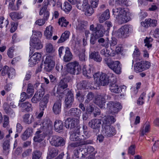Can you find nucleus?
<instances>
[{
  "mask_svg": "<svg viewBox=\"0 0 159 159\" xmlns=\"http://www.w3.org/2000/svg\"><path fill=\"white\" fill-rule=\"evenodd\" d=\"M68 115L69 116L74 117L79 119L81 113V111L79 109L75 108H71L68 112Z\"/></svg>",
  "mask_w": 159,
  "mask_h": 159,
  "instance_id": "20",
  "label": "nucleus"
},
{
  "mask_svg": "<svg viewBox=\"0 0 159 159\" xmlns=\"http://www.w3.org/2000/svg\"><path fill=\"white\" fill-rule=\"evenodd\" d=\"M76 98L78 101L80 102H82L84 99V95L80 93H77L76 94Z\"/></svg>",
  "mask_w": 159,
  "mask_h": 159,
  "instance_id": "59",
  "label": "nucleus"
},
{
  "mask_svg": "<svg viewBox=\"0 0 159 159\" xmlns=\"http://www.w3.org/2000/svg\"><path fill=\"white\" fill-rule=\"evenodd\" d=\"M89 58L93 59L94 61L100 62L102 61V57L98 52L93 51L91 52L89 55Z\"/></svg>",
  "mask_w": 159,
  "mask_h": 159,
  "instance_id": "25",
  "label": "nucleus"
},
{
  "mask_svg": "<svg viewBox=\"0 0 159 159\" xmlns=\"http://www.w3.org/2000/svg\"><path fill=\"white\" fill-rule=\"evenodd\" d=\"M102 133L105 136L111 137L114 136L116 133L115 128L110 124L103 123Z\"/></svg>",
  "mask_w": 159,
  "mask_h": 159,
  "instance_id": "7",
  "label": "nucleus"
},
{
  "mask_svg": "<svg viewBox=\"0 0 159 159\" xmlns=\"http://www.w3.org/2000/svg\"><path fill=\"white\" fill-rule=\"evenodd\" d=\"M58 154V150L53 148H51L49 149V152L48 157L51 159L56 156Z\"/></svg>",
  "mask_w": 159,
  "mask_h": 159,
  "instance_id": "37",
  "label": "nucleus"
},
{
  "mask_svg": "<svg viewBox=\"0 0 159 159\" xmlns=\"http://www.w3.org/2000/svg\"><path fill=\"white\" fill-rule=\"evenodd\" d=\"M65 55L64 57V60L65 61L68 62L72 59L73 56L69 48L68 47L65 48Z\"/></svg>",
  "mask_w": 159,
  "mask_h": 159,
  "instance_id": "30",
  "label": "nucleus"
},
{
  "mask_svg": "<svg viewBox=\"0 0 159 159\" xmlns=\"http://www.w3.org/2000/svg\"><path fill=\"white\" fill-rule=\"evenodd\" d=\"M85 150H86V152L84 153L85 156L87 154H90L93 152L94 150V148L92 146H89L87 147V148H86Z\"/></svg>",
  "mask_w": 159,
  "mask_h": 159,
  "instance_id": "57",
  "label": "nucleus"
},
{
  "mask_svg": "<svg viewBox=\"0 0 159 159\" xmlns=\"http://www.w3.org/2000/svg\"><path fill=\"white\" fill-rule=\"evenodd\" d=\"M130 31L129 26L125 25L117 30L116 35L119 38H126L129 36Z\"/></svg>",
  "mask_w": 159,
  "mask_h": 159,
  "instance_id": "9",
  "label": "nucleus"
},
{
  "mask_svg": "<svg viewBox=\"0 0 159 159\" xmlns=\"http://www.w3.org/2000/svg\"><path fill=\"white\" fill-rule=\"evenodd\" d=\"M105 63L107 66L116 74H119L121 72V65L118 61H114L112 60H109L107 58L105 59Z\"/></svg>",
  "mask_w": 159,
  "mask_h": 159,
  "instance_id": "6",
  "label": "nucleus"
},
{
  "mask_svg": "<svg viewBox=\"0 0 159 159\" xmlns=\"http://www.w3.org/2000/svg\"><path fill=\"white\" fill-rule=\"evenodd\" d=\"M112 12L120 24L126 23L131 19L129 14L122 7L113 9Z\"/></svg>",
  "mask_w": 159,
  "mask_h": 159,
  "instance_id": "2",
  "label": "nucleus"
},
{
  "mask_svg": "<svg viewBox=\"0 0 159 159\" xmlns=\"http://www.w3.org/2000/svg\"><path fill=\"white\" fill-rule=\"evenodd\" d=\"M80 126H77L76 129H75L74 131L70 134V138L71 141H82V135L80 134Z\"/></svg>",
  "mask_w": 159,
  "mask_h": 159,
  "instance_id": "15",
  "label": "nucleus"
},
{
  "mask_svg": "<svg viewBox=\"0 0 159 159\" xmlns=\"http://www.w3.org/2000/svg\"><path fill=\"white\" fill-rule=\"evenodd\" d=\"M79 123V121L78 119L68 118L65 120V126L67 129H71L75 128L76 129L77 126H80Z\"/></svg>",
  "mask_w": 159,
  "mask_h": 159,
  "instance_id": "12",
  "label": "nucleus"
},
{
  "mask_svg": "<svg viewBox=\"0 0 159 159\" xmlns=\"http://www.w3.org/2000/svg\"><path fill=\"white\" fill-rule=\"evenodd\" d=\"M46 48V51L48 52L51 53L54 52V50L53 46L51 43L47 44Z\"/></svg>",
  "mask_w": 159,
  "mask_h": 159,
  "instance_id": "55",
  "label": "nucleus"
},
{
  "mask_svg": "<svg viewBox=\"0 0 159 159\" xmlns=\"http://www.w3.org/2000/svg\"><path fill=\"white\" fill-rule=\"evenodd\" d=\"M15 0H6V4H9V8L12 10H16L18 9V7H16L14 5Z\"/></svg>",
  "mask_w": 159,
  "mask_h": 159,
  "instance_id": "44",
  "label": "nucleus"
},
{
  "mask_svg": "<svg viewBox=\"0 0 159 159\" xmlns=\"http://www.w3.org/2000/svg\"><path fill=\"white\" fill-rule=\"evenodd\" d=\"M99 0H90V2L91 5V7L93 9L95 8L98 7Z\"/></svg>",
  "mask_w": 159,
  "mask_h": 159,
  "instance_id": "63",
  "label": "nucleus"
},
{
  "mask_svg": "<svg viewBox=\"0 0 159 159\" xmlns=\"http://www.w3.org/2000/svg\"><path fill=\"white\" fill-rule=\"evenodd\" d=\"M152 39L151 38H148L147 37L144 40V42L145 43V46H147L148 48H149L152 47V44H150L151 42L152 41Z\"/></svg>",
  "mask_w": 159,
  "mask_h": 159,
  "instance_id": "58",
  "label": "nucleus"
},
{
  "mask_svg": "<svg viewBox=\"0 0 159 159\" xmlns=\"http://www.w3.org/2000/svg\"><path fill=\"white\" fill-rule=\"evenodd\" d=\"M150 66V63L148 61H143L136 63L134 66V70L137 73L142 72Z\"/></svg>",
  "mask_w": 159,
  "mask_h": 159,
  "instance_id": "10",
  "label": "nucleus"
},
{
  "mask_svg": "<svg viewBox=\"0 0 159 159\" xmlns=\"http://www.w3.org/2000/svg\"><path fill=\"white\" fill-rule=\"evenodd\" d=\"M58 23L62 27H66L68 25L69 22L67 21L64 17H62L59 19Z\"/></svg>",
  "mask_w": 159,
  "mask_h": 159,
  "instance_id": "49",
  "label": "nucleus"
},
{
  "mask_svg": "<svg viewBox=\"0 0 159 159\" xmlns=\"http://www.w3.org/2000/svg\"><path fill=\"white\" fill-rule=\"evenodd\" d=\"M3 107L4 110L6 114L11 116L15 115L13 110L10 108V106L6 102L3 104Z\"/></svg>",
  "mask_w": 159,
  "mask_h": 159,
  "instance_id": "33",
  "label": "nucleus"
},
{
  "mask_svg": "<svg viewBox=\"0 0 159 159\" xmlns=\"http://www.w3.org/2000/svg\"><path fill=\"white\" fill-rule=\"evenodd\" d=\"M50 143L55 147L63 146L65 143L64 139L57 135L53 136L50 141Z\"/></svg>",
  "mask_w": 159,
  "mask_h": 159,
  "instance_id": "13",
  "label": "nucleus"
},
{
  "mask_svg": "<svg viewBox=\"0 0 159 159\" xmlns=\"http://www.w3.org/2000/svg\"><path fill=\"white\" fill-rule=\"evenodd\" d=\"M81 70V68L78 62L74 61L68 63L66 65V71L64 73V75H67L68 73L72 75H77L79 74Z\"/></svg>",
  "mask_w": 159,
  "mask_h": 159,
  "instance_id": "4",
  "label": "nucleus"
},
{
  "mask_svg": "<svg viewBox=\"0 0 159 159\" xmlns=\"http://www.w3.org/2000/svg\"><path fill=\"white\" fill-rule=\"evenodd\" d=\"M105 32V29L101 24H98L96 27L95 34L97 37H102Z\"/></svg>",
  "mask_w": 159,
  "mask_h": 159,
  "instance_id": "22",
  "label": "nucleus"
},
{
  "mask_svg": "<svg viewBox=\"0 0 159 159\" xmlns=\"http://www.w3.org/2000/svg\"><path fill=\"white\" fill-rule=\"evenodd\" d=\"M105 95H99L96 98L94 103L101 108H102L105 105Z\"/></svg>",
  "mask_w": 159,
  "mask_h": 159,
  "instance_id": "23",
  "label": "nucleus"
},
{
  "mask_svg": "<svg viewBox=\"0 0 159 159\" xmlns=\"http://www.w3.org/2000/svg\"><path fill=\"white\" fill-rule=\"evenodd\" d=\"M9 141V140H6L4 141L3 144V150L7 152H9L10 148Z\"/></svg>",
  "mask_w": 159,
  "mask_h": 159,
  "instance_id": "50",
  "label": "nucleus"
},
{
  "mask_svg": "<svg viewBox=\"0 0 159 159\" xmlns=\"http://www.w3.org/2000/svg\"><path fill=\"white\" fill-rule=\"evenodd\" d=\"M85 50L83 49L81 52H80L79 55L80 60L81 61H86L85 55Z\"/></svg>",
  "mask_w": 159,
  "mask_h": 159,
  "instance_id": "52",
  "label": "nucleus"
},
{
  "mask_svg": "<svg viewBox=\"0 0 159 159\" xmlns=\"http://www.w3.org/2000/svg\"><path fill=\"white\" fill-rule=\"evenodd\" d=\"M10 69L8 66H4L1 73L2 75H7Z\"/></svg>",
  "mask_w": 159,
  "mask_h": 159,
  "instance_id": "64",
  "label": "nucleus"
},
{
  "mask_svg": "<svg viewBox=\"0 0 159 159\" xmlns=\"http://www.w3.org/2000/svg\"><path fill=\"white\" fill-rule=\"evenodd\" d=\"M61 101L59 99L54 104L52 110L53 112L56 115L59 114L61 111Z\"/></svg>",
  "mask_w": 159,
  "mask_h": 159,
  "instance_id": "21",
  "label": "nucleus"
},
{
  "mask_svg": "<svg viewBox=\"0 0 159 159\" xmlns=\"http://www.w3.org/2000/svg\"><path fill=\"white\" fill-rule=\"evenodd\" d=\"M110 17V12L108 9L105 11L98 18V20L100 23L104 22L108 19Z\"/></svg>",
  "mask_w": 159,
  "mask_h": 159,
  "instance_id": "26",
  "label": "nucleus"
},
{
  "mask_svg": "<svg viewBox=\"0 0 159 159\" xmlns=\"http://www.w3.org/2000/svg\"><path fill=\"white\" fill-rule=\"evenodd\" d=\"M48 97L45 96L41 101L39 104L40 108L41 110L43 111L47 107V105L48 102Z\"/></svg>",
  "mask_w": 159,
  "mask_h": 159,
  "instance_id": "34",
  "label": "nucleus"
},
{
  "mask_svg": "<svg viewBox=\"0 0 159 159\" xmlns=\"http://www.w3.org/2000/svg\"><path fill=\"white\" fill-rule=\"evenodd\" d=\"M76 7L79 9L85 11L86 16H90L93 12V9L89 5L87 0H83L82 2L78 1Z\"/></svg>",
  "mask_w": 159,
  "mask_h": 159,
  "instance_id": "5",
  "label": "nucleus"
},
{
  "mask_svg": "<svg viewBox=\"0 0 159 159\" xmlns=\"http://www.w3.org/2000/svg\"><path fill=\"white\" fill-rule=\"evenodd\" d=\"M110 89L111 92L118 93L120 92V88L115 83H110Z\"/></svg>",
  "mask_w": 159,
  "mask_h": 159,
  "instance_id": "36",
  "label": "nucleus"
},
{
  "mask_svg": "<svg viewBox=\"0 0 159 159\" xmlns=\"http://www.w3.org/2000/svg\"><path fill=\"white\" fill-rule=\"evenodd\" d=\"M56 0H47V1H44L43 2L44 5L47 7L48 5H52V7L55 6L56 4Z\"/></svg>",
  "mask_w": 159,
  "mask_h": 159,
  "instance_id": "51",
  "label": "nucleus"
},
{
  "mask_svg": "<svg viewBox=\"0 0 159 159\" xmlns=\"http://www.w3.org/2000/svg\"><path fill=\"white\" fill-rule=\"evenodd\" d=\"M107 107L111 112L116 113L121 110L122 106L119 102H110L107 104Z\"/></svg>",
  "mask_w": 159,
  "mask_h": 159,
  "instance_id": "14",
  "label": "nucleus"
},
{
  "mask_svg": "<svg viewBox=\"0 0 159 159\" xmlns=\"http://www.w3.org/2000/svg\"><path fill=\"white\" fill-rule=\"evenodd\" d=\"M54 127L56 132L58 133L61 132L63 129L62 122L60 120H56L54 123Z\"/></svg>",
  "mask_w": 159,
  "mask_h": 159,
  "instance_id": "28",
  "label": "nucleus"
},
{
  "mask_svg": "<svg viewBox=\"0 0 159 159\" xmlns=\"http://www.w3.org/2000/svg\"><path fill=\"white\" fill-rule=\"evenodd\" d=\"M140 52L139 49L135 46L133 54V57L134 58L133 60H132L133 64L134 63V61H136L140 60Z\"/></svg>",
  "mask_w": 159,
  "mask_h": 159,
  "instance_id": "35",
  "label": "nucleus"
},
{
  "mask_svg": "<svg viewBox=\"0 0 159 159\" xmlns=\"http://www.w3.org/2000/svg\"><path fill=\"white\" fill-rule=\"evenodd\" d=\"M88 82L86 80H83L78 84L79 86L80 89H85L87 86Z\"/></svg>",
  "mask_w": 159,
  "mask_h": 159,
  "instance_id": "60",
  "label": "nucleus"
},
{
  "mask_svg": "<svg viewBox=\"0 0 159 159\" xmlns=\"http://www.w3.org/2000/svg\"><path fill=\"white\" fill-rule=\"evenodd\" d=\"M27 92L28 93L30 94L31 95L33 94L34 92V87L31 84H28Z\"/></svg>",
  "mask_w": 159,
  "mask_h": 159,
  "instance_id": "54",
  "label": "nucleus"
},
{
  "mask_svg": "<svg viewBox=\"0 0 159 159\" xmlns=\"http://www.w3.org/2000/svg\"><path fill=\"white\" fill-rule=\"evenodd\" d=\"M33 35L31 38H34L35 37L38 38V37H41L42 34L41 32L37 30H33Z\"/></svg>",
  "mask_w": 159,
  "mask_h": 159,
  "instance_id": "56",
  "label": "nucleus"
},
{
  "mask_svg": "<svg viewBox=\"0 0 159 159\" xmlns=\"http://www.w3.org/2000/svg\"><path fill=\"white\" fill-rule=\"evenodd\" d=\"M146 93H143L140 95V97L138 98L137 100V103L138 105H142L144 103L143 98L145 97Z\"/></svg>",
  "mask_w": 159,
  "mask_h": 159,
  "instance_id": "53",
  "label": "nucleus"
},
{
  "mask_svg": "<svg viewBox=\"0 0 159 159\" xmlns=\"http://www.w3.org/2000/svg\"><path fill=\"white\" fill-rule=\"evenodd\" d=\"M87 25V21L82 20L78 22V24L76 26V29L80 31H82L83 29H85Z\"/></svg>",
  "mask_w": 159,
  "mask_h": 159,
  "instance_id": "41",
  "label": "nucleus"
},
{
  "mask_svg": "<svg viewBox=\"0 0 159 159\" xmlns=\"http://www.w3.org/2000/svg\"><path fill=\"white\" fill-rule=\"evenodd\" d=\"M108 51L107 48H104L102 49L100 51V53L101 55H103L105 57H108L110 54L109 52H107Z\"/></svg>",
  "mask_w": 159,
  "mask_h": 159,
  "instance_id": "62",
  "label": "nucleus"
},
{
  "mask_svg": "<svg viewBox=\"0 0 159 159\" xmlns=\"http://www.w3.org/2000/svg\"><path fill=\"white\" fill-rule=\"evenodd\" d=\"M44 66V70L46 72H49L52 70L54 66V62H52L50 64H45Z\"/></svg>",
  "mask_w": 159,
  "mask_h": 159,
  "instance_id": "45",
  "label": "nucleus"
},
{
  "mask_svg": "<svg viewBox=\"0 0 159 159\" xmlns=\"http://www.w3.org/2000/svg\"><path fill=\"white\" fill-rule=\"evenodd\" d=\"M64 93H66V97L65 101V108H69L72 106L74 100L73 93L71 90L66 89L64 91Z\"/></svg>",
  "mask_w": 159,
  "mask_h": 159,
  "instance_id": "8",
  "label": "nucleus"
},
{
  "mask_svg": "<svg viewBox=\"0 0 159 159\" xmlns=\"http://www.w3.org/2000/svg\"><path fill=\"white\" fill-rule=\"evenodd\" d=\"M53 27L51 26H49L46 27L44 32V34L48 39H49L52 36L53 33Z\"/></svg>",
  "mask_w": 159,
  "mask_h": 159,
  "instance_id": "39",
  "label": "nucleus"
},
{
  "mask_svg": "<svg viewBox=\"0 0 159 159\" xmlns=\"http://www.w3.org/2000/svg\"><path fill=\"white\" fill-rule=\"evenodd\" d=\"M61 8L66 12H70L71 9L72 7L71 5L68 2H65L63 5L61 6Z\"/></svg>",
  "mask_w": 159,
  "mask_h": 159,
  "instance_id": "42",
  "label": "nucleus"
},
{
  "mask_svg": "<svg viewBox=\"0 0 159 159\" xmlns=\"http://www.w3.org/2000/svg\"><path fill=\"white\" fill-rule=\"evenodd\" d=\"M67 84L61 79L58 84L57 90H62L67 88Z\"/></svg>",
  "mask_w": 159,
  "mask_h": 159,
  "instance_id": "43",
  "label": "nucleus"
},
{
  "mask_svg": "<svg viewBox=\"0 0 159 159\" xmlns=\"http://www.w3.org/2000/svg\"><path fill=\"white\" fill-rule=\"evenodd\" d=\"M9 23V21L7 19L5 20L3 17L0 18V28H6Z\"/></svg>",
  "mask_w": 159,
  "mask_h": 159,
  "instance_id": "46",
  "label": "nucleus"
},
{
  "mask_svg": "<svg viewBox=\"0 0 159 159\" xmlns=\"http://www.w3.org/2000/svg\"><path fill=\"white\" fill-rule=\"evenodd\" d=\"M42 152L38 150L34 151L32 153V159H43Z\"/></svg>",
  "mask_w": 159,
  "mask_h": 159,
  "instance_id": "38",
  "label": "nucleus"
},
{
  "mask_svg": "<svg viewBox=\"0 0 159 159\" xmlns=\"http://www.w3.org/2000/svg\"><path fill=\"white\" fill-rule=\"evenodd\" d=\"M41 54L39 52H35L34 53L29 59V62L30 66H33L37 61H39L41 58Z\"/></svg>",
  "mask_w": 159,
  "mask_h": 159,
  "instance_id": "19",
  "label": "nucleus"
},
{
  "mask_svg": "<svg viewBox=\"0 0 159 159\" xmlns=\"http://www.w3.org/2000/svg\"><path fill=\"white\" fill-rule=\"evenodd\" d=\"M40 126H41L40 130L36 132L34 138V141L35 142H40L44 139L45 136L43 131H46L48 130L49 127H51V124L50 121L45 120L40 125L36 123H34L33 127L39 128Z\"/></svg>",
  "mask_w": 159,
  "mask_h": 159,
  "instance_id": "1",
  "label": "nucleus"
},
{
  "mask_svg": "<svg viewBox=\"0 0 159 159\" xmlns=\"http://www.w3.org/2000/svg\"><path fill=\"white\" fill-rule=\"evenodd\" d=\"M18 106L22 110L27 112L31 111L32 110V105L29 102L19 103Z\"/></svg>",
  "mask_w": 159,
  "mask_h": 159,
  "instance_id": "27",
  "label": "nucleus"
},
{
  "mask_svg": "<svg viewBox=\"0 0 159 159\" xmlns=\"http://www.w3.org/2000/svg\"><path fill=\"white\" fill-rule=\"evenodd\" d=\"M109 39L108 38L105 39L102 37L99 38L98 40V44L97 46V48H100L101 46L107 48L109 46Z\"/></svg>",
  "mask_w": 159,
  "mask_h": 159,
  "instance_id": "24",
  "label": "nucleus"
},
{
  "mask_svg": "<svg viewBox=\"0 0 159 159\" xmlns=\"http://www.w3.org/2000/svg\"><path fill=\"white\" fill-rule=\"evenodd\" d=\"M9 16L13 20L15 19H20L22 18L20 14L16 12H13L10 13Z\"/></svg>",
  "mask_w": 159,
  "mask_h": 159,
  "instance_id": "47",
  "label": "nucleus"
},
{
  "mask_svg": "<svg viewBox=\"0 0 159 159\" xmlns=\"http://www.w3.org/2000/svg\"><path fill=\"white\" fill-rule=\"evenodd\" d=\"M85 157L84 154L79 151L78 149H75L74 150L72 157L73 159H82Z\"/></svg>",
  "mask_w": 159,
  "mask_h": 159,
  "instance_id": "31",
  "label": "nucleus"
},
{
  "mask_svg": "<svg viewBox=\"0 0 159 159\" xmlns=\"http://www.w3.org/2000/svg\"><path fill=\"white\" fill-rule=\"evenodd\" d=\"M93 76L95 84L98 86H105L107 85L109 83V76L105 73L98 72Z\"/></svg>",
  "mask_w": 159,
  "mask_h": 159,
  "instance_id": "3",
  "label": "nucleus"
},
{
  "mask_svg": "<svg viewBox=\"0 0 159 159\" xmlns=\"http://www.w3.org/2000/svg\"><path fill=\"white\" fill-rule=\"evenodd\" d=\"M87 98L85 100V102L88 103L91 100H92L94 97V94L92 92H89L87 94Z\"/></svg>",
  "mask_w": 159,
  "mask_h": 159,
  "instance_id": "61",
  "label": "nucleus"
},
{
  "mask_svg": "<svg viewBox=\"0 0 159 159\" xmlns=\"http://www.w3.org/2000/svg\"><path fill=\"white\" fill-rule=\"evenodd\" d=\"M92 68L90 66L87 67L86 68L84 67L83 68V74L85 76L88 77L89 78L91 77L93 75Z\"/></svg>",
  "mask_w": 159,
  "mask_h": 159,
  "instance_id": "32",
  "label": "nucleus"
},
{
  "mask_svg": "<svg viewBox=\"0 0 159 159\" xmlns=\"http://www.w3.org/2000/svg\"><path fill=\"white\" fill-rule=\"evenodd\" d=\"M33 129L32 128H28L22 134L21 139L23 140H27L32 135Z\"/></svg>",
  "mask_w": 159,
  "mask_h": 159,
  "instance_id": "29",
  "label": "nucleus"
},
{
  "mask_svg": "<svg viewBox=\"0 0 159 159\" xmlns=\"http://www.w3.org/2000/svg\"><path fill=\"white\" fill-rule=\"evenodd\" d=\"M30 45L36 49H41L43 47V45L41 44L40 40L38 38L36 37L34 38H31Z\"/></svg>",
  "mask_w": 159,
  "mask_h": 159,
  "instance_id": "18",
  "label": "nucleus"
},
{
  "mask_svg": "<svg viewBox=\"0 0 159 159\" xmlns=\"http://www.w3.org/2000/svg\"><path fill=\"white\" fill-rule=\"evenodd\" d=\"M141 24L142 26L145 28H148L151 26L155 27L157 25V21L155 19H146L144 21L141 22Z\"/></svg>",
  "mask_w": 159,
  "mask_h": 159,
  "instance_id": "17",
  "label": "nucleus"
},
{
  "mask_svg": "<svg viewBox=\"0 0 159 159\" xmlns=\"http://www.w3.org/2000/svg\"><path fill=\"white\" fill-rule=\"evenodd\" d=\"M23 119L24 122L27 124H30L34 120V118L32 115L31 116L28 114H26L23 116Z\"/></svg>",
  "mask_w": 159,
  "mask_h": 159,
  "instance_id": "40",
  "label": "nucleus"
},
{
  "mask_svg": "<svg viewBox=\"0 0 159 159\" xmlns=\"http://www.w3.org/2000/svg\"><path fill=\"white\" fill-rule=\"evenodd\" d=\"M116 121V119L113 116H109L106 119H105L103 121V123L107 124H111L114 123Z\"/></svg>",
  "mask_w": 159,
  "mask_h": 159,
  "instance_id": "48",
  "label": "nucleus"
},
{
  "mask_svg": "<svg viewBox=\"0 0 159 159\" xmlns=\"http://www.w3.org/2000/svg\"><path fill=\"white\" fill-rule=\"evenodd\" d=\"M93 141L92 140L88 139L85 141H81L72 143L69 144L68 146V148L69 149H71L72 148L78 147L79 146H80V145L91 144L93 143Z\"/></svg>",
  "mask_w": 159,
  "mask_h": 159,
  "instance_id": "16",
  "label": "nucleus"
},
{
  "mask_svg": "<svg viewBox=\"0 0 159 159\" xmlns=\"http://www.w3.org/2000/svg\"><path fill=\"white\" fill-rule=\"evenodd\" d=\"M88 125L94 129L93 132L95 134H97L99 132L100 128L102 125L101 120L98 119H93L89 122Z\"/></svg>",
  "mask_w": 159,
  "mask_h": 159,
  "instance_id": "11",
  "label": "nucleus"
}]
</instances>
